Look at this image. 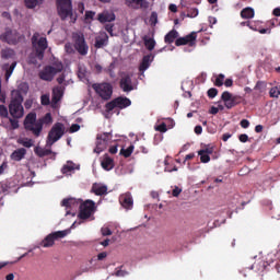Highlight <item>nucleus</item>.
I'll use <instances>...</instances> for the list:
<instances>
[{
  "label": "nucleus",
  "mask_w": 280,
  "mask_h": 280,
  "mask_svg": "<svg viewBox=\"0 0 280 280\" xmlns=\"http://www.w3.org/2000/svg\"><path fill=\"white\" fill-rule=\"evenodd\" d=\"M128 272L125 270H117L116 273H114V276L119 277V278H124L127 277Z\"/></svg>",
  "instance_id": "49"
},
{
  "label": "nucleus",
  "mask_w": 280,
  "mask_h": 280,
  "mask_svg": "<svg viewBox=\"0 0 280 280\" xmlns=\"http://www.w3.org/2000/svg\"><path fill=\"white\" fill-rule=\"evenodd\" d=\"M155 131L165 133L168 131V128H166L165 122L159 124V126H155Z\"/></svg>",
  "instance_id": "42"
},
{
  "label": "nucleus",
  "mask_w": 280,
  "mask_h": 280,
  "mask_svg": "<svg viewBox=\"0 0 280 280\" xmlns=\"http://www.w3.org/2000/svg\"><path fill=\"white\" fill-rule=\"evenodd\" d=\"M254 32H258V34H270V28H259V30H252Z\"/></svg>",
  "instance_id": "50"
},
{
  "label": "nucleus",
  "mask_w": 280,
  "mask_h": 280,
  "mask_svg": "<svg viewBox=\"0 0 280 280\" xmlns=\"http://www.w3.org/2000/svg\"><path fill=\"white\" fill-rule=\"evenodd\" d=\"M180 37H177V31H168L167 34H165V44H172L173 40H177Z\"/></svg>",
  "instance_id": "27"
},
{
  "label": "nucleus",
  "mask_w": 280,
  "mask_h": 280,
  "mask_svg": "<svg viewBox=\"0 0 280 280\" xmlns=\"http://www.w3.org/2000/svg\"><path fill=\"white\" fill-rule=\"evenodd\" d=\"M16 65V62H12V65L9 66V69H5V80H8V78H11V72L14 71V67Z\"/></svg>",
  "instance_id": "41"
},
{
  "label": "nucleus",
  "mask_w": 280,
  "mask_h": 280,
  "mask_svg": "<svg viewBox=\"0 0 280 280\" xmlns=\"http://www.w3.org/2000/svg\"><path fill=\"white\" fill-rule=\"evenodd\" d=\"M93 19H94V12L85 11V20H93Z\"/></svg>",
  "instance_id": "54"
},
{
  "label": "nucleus",
  "mask_w": 280,
  "mask_h": 280,
  "mask_svg": "<svg viewBox=\"0 0 280 280\" xmlns=\"http://www.w3.org/2000/svg\"><path fill=\"white\" fill-rule=\"evenodd\" d=\"M220 100L223 101V106L226 107V109H232V107L242 104V96L232 95V93L229 92H223Z\"/></svg>",
  "instance_id": "11"
},
{
  "label": "nucleus",
  "mask_w": 280,
  "mask_h": 280,
  "mask_svg": "<svg viewBox=\"0 0 280 280\" xmlns=\"http://www.w3.org/2000/svg\"><path fill=\"white\" fill-rule=\"evenodd\" d=\"M120 91L124 93H130L136 90V85L132 84V75L130 73H120L119 81Z\"/></svg>",
  "instance_id": "12"
},
{
  "label": "nucleus",
  "mask_w": 280,
  "mask_h": 280,
  "mask_svg": "<svg viewBox=\"0 0 280 280\" xmlns=\"http://www.w3.org/2000/svg\"><path fill=\"white\" fill-rule=\"evenodd\" d=\"M220 109H222V106H220V107H210V115L218 114Z\"/></svg>",
  "instance_id": "55"
},
{
  "label": "nucleus",
  "mask_w": 280,
  "mask_h": 280,
  "mask_svg": "<svg viewBox=\"0 0 280 280\" xmlns=\"http://www.w3.org/2000/svg\"><path fill=\"white\" fill-rule=\"evenodd\" d=\"M49 104H52V97H49L47 95H40V105L47 106Z\"/></svg>",
  "instance_id": "36"
},
{
  "label": "nucleus",
  "mask_w": 280,
  "mask_h": 280,
  "mask_svg": "<svg viewBox=\"0 0 280 280\" xmlns=\"http://www.w3.org/2000/svg\"><path fill=\"white\" fill-rule=\"evenodd\" d=\"M104 258H107V253L105 252L98 253V261L104 260Z\"/></svg>",
  "instance_id": "62"
},
{
  "label": "nucleus",
  "mask_w": 280,
  "mask_h": 280,
  "mask_svg": "<svg viewBox=\"0 0 280 280\" xmlns=\"http://www.w3.org/2000/svg\"><path fill=\"white\" fill-rule=\"evenodd\" d=\"M269 97L277 98L280 97V85L271 88L268 92Z\"/></svg>",
  "instance_id": "31"
},
{
  "label": "nucleus",
  "mask_w": 280,
  "mask_h": 280,
  "mask_svg": "<svg viewBox=\"0 0 280 280\" xmlns=\"http://www.w3.org/2000/svg\"><path fill=\"white\" fill-rule=\"evenodd\" d=\"M19 144L26 149H30L31 147H34V140L27 138L19 139Z\"/></svg>",
  "instance_id": "30"
},
{
  "label": "nucleus",
  "mask_w": 280,
  "mask_h": 280,
  "mask_svg": "<svg viewBox=\"0 0 280 280\" xmlns=\"http://www.w3.org/2000/svg\"><path fill=\"white\" fill-rule=\"evenodd\" d=\"M225 82V77L220 74V75H217V80L213 81V86H217V88H220L222 86V83Z\"/></svg>",
  "instance_id": "37"
},
{
  "label": "nucleus",
  "mask_w": 280,
  "mask_h": 280,
  "mask_svg": "<svg viewBox=\"0 0 280 280\" xmlns=\"http://www.w3.org/2000/svg\"><path fill=\"white\" fill-rule=\"evenodd\" d=\"M62 72V62L54 61V66L44 67L39 73H37V78H40L43 81L50 82L52 81V77Z\"/></svg>",
  "instance_id": "3"
},
{
  "label": "nucleus",
  "mask_w": 280,
  "mask_h": 280,
  "mask_svg": "<svg viewBox=\"0 0 280 280\" xmlns=\"http://www.w3.org/2000/svg\"><path fill=\"white\" fill-rule=\"evenodd\" d=\"M132 154V145L127 147V149H120V156H124V159L130 158Z\"/></svg>",
  "instance_id": "34"
},
{
  "label": "nucleus",
  "mask_w": 280,
  "mask_h": 280,
  "mask_svg": "<svg viewBox=\"0 0 280 280\" xmlns=\"http://www.w3.org/2000/svg\"><path fill=\"white\" fill-rule=\"evenodd\" d=\"M75 132H79V124H72V126H69V133Z\"/></svg>",
  "instance_id": "45"
},
{
  "label": "nucleus",
  "mask_w": 280,
  "mask_h": 280,
  "mask_svg": "<svg viewBox=\"0 0 280 280\" xmlns=\"http://www.w3.org/2000/svg\"><path fill=\"white\" fill-rule=\"evenodd\" d=\"M98 23H110V22H114L115 20V15H114V12H110V11H103L102 13H98Z\"/></svg>",
  "instance_id": "19"
},
{
  "label": "nucleus",
  "mask_w": 280,
  "mask_h": 280,
  "mask_svg": "<svg viewBox=\"0 0 280 280\" xmlns=\"http://www.w3.org/2000/svg\"><path fill=\"white\" fill-rule=\"evenodd\" d=\"M42 1L44 0H24V8L34 9L37 5H40Z\"/></svg>",
  "instance_id": "28"
},
{
  "label": "nucleus",
  "mask_w": 280,
  "mask_h": 280,
  "mask_svg": "<svg viewBox=\"0 0 280 280\" xmlns=\"http://www.w3.org/2000/svg\"><path fill=\"white\" fill-rule=\"evenodd\" d=\"M66 235H69V231H67V230L57 231V232L47 234V236L44 237L43 241H40L39 246H40V248H50V247H52V243H55L57 240L65 238Z\"/></svg>",
  "instance_id": "7"
},
{
  "label": "nucleus",
  "mask_w": 280,
  "mask_h": 280,
  "mask_svg": "<svg viewBox=\"0 0 280 280\" xmlns=\"http://www.w3.org/2000/svg\"><path fill=\"white\" fill-rule=\"evenodd\" d=\"M152 63V55L143 56V60L140 61V73L145 72Z\"/></svg>",
  "instance_id": "25"
},
{
  "label": "nucleus",
  "mask_w": 280,
  "mask_h": 280,
  "mask_svg": "<svg viewBox=\"0 0 280 280\" xmlns=\"http://www.w3.org/2000/svg\"><path fill=\"white\" fill-rule=\"evenodd\" d=\"M66 81V74H60V77H57V84H62V82Z\"/></svg>",
  "instance_id": "58"
},
{
  "label": "nucleus",
  "mask_w": 280,
  "mask_h": 280,
  "mask_svg": "<svg viewBox=\"0 0 280 280\" xmlns=\"http://www.w3.org/2000/svg\"><path fill=\"white\" fill-rule=\"evenodd\" d=\"M215 94H218V91H215L214 88H210V90H207V97L210 100H213L215 97Z\"/></svg>",
  "instance_id": "44"
},
{
  "label": "nucleus",
  "mask_w": 280,
  "mask_h": 280,
  "mask_svg": "<svg viewBox=\"0 0 280 280\" xmlns=\"http://www.w3.org/2000/svg\"><path fill=\"white\" fill-rule=\"evenodd\" d=\"M24 98L21 96V93L18 91H12V101L9 103V107H5V110L12 113V118H9L10 129H18V119L24 117V107L21 106Z\"/></svg>",
  "instance_id": "2"
},
{
  "label": "nucleus",
  "mask_w": 280,
  "mask_h": 280,
  "mask_svg": "<svg viewBox=\"0 0 280 280\" xmlns=\"http://www.w3.org/2000/svg\"><path fill=\"white\" fill-rule=\"evenodd\" d=\"M65 132L66 128L62 127V124H54V127L50 128V132L47 133V144H52L56 143V141H59Z\"/></svg>",
  "instance_id": "8"
},
{
  "label": "nucleus",
  "mask_w": 280,
  "mask_h": 280,
  "mask_svg": "<svg viewBox=\"0 0 280 280\" xmlns=\"http://www.w3.org/2000/svg\"><path fill=\"white\" fill-rule=\"evenodd\" d=\"M108 142H110V132L98 133L95 141V153H101L107 149Z\"/></svg>",
  "instance_id": "14"
},
{
  "label": "nucleus",
  "mask_w": 280,
  "mask_h": 280,
  "mask_svg": "<svg viewBox=\"0 0 280 280\" xmlns=\"http://www.w3.org/2000/svg\"><path fill=\"white\" fill-rule=\"evenodd\" d=\"M102 170H105V172H110V170H114V159H110V156L105 154V158L102 159Z\"/></svg>",
  "instance_id": "22"
},
{
  "label": "nucleus",
  "mask_w": 280,
  "mask_h": 280,
  "mask_svg": "<svg viewBox=\"0 0 280 280\" xmlns=\"http://www.w3.org/2000/svg\"><path fill=\"white\" fill-rule=\"evenodd\" d=\"M203 132V128L200 126H194V135H200Z\"/></svg>",
  "instance_id": "51"
},
{
  "label": "nucleus",
  "mask_w": 280,
  "mask_h": 280,
  "mask_svg": "<svg viewBox=\"0 0 280 280\" xmlns=\"http://www.w3.org/2000/svg\"><path fill=\"white\" fill-rule=\"evenodd\" d=\"M213 154V149L207 148V149H200V151H197V155H210Z\"/></svg>",
  "instance_id": "40"
},
{
  "label": "nucleus",
  "mask_w": 280,
  "mask_h": 280,
  "mask_svg": "<svg viewBox=\"0 0 280 280\" xmlns=\"http://www.w3.org/2000/svg\"><path fill=\"white\" fill-rule=\"evenodd\" d=\"M105 35L114 37V24H106L105 25Z\"/></svg>",
  "instance_id": "38"
},
{
  "label": "nucleus",
  "mask_w": 280,
  "mask_h": 280,
  "mask_svg": "<svg viewBox=\"0 0 280 280\" xmlns=\"http://www.w3.org/2000/svg\"><path fill=\"white\" fill-rule=\"evenodd\" d=\"M92 90H95V93L98 94V97H102V100H110V83L92 84Z\"/></svg>",
  "instance_id": "13"
},
{
  "label": "nucleus",
  "mask_w": 280,
  "mask_h": 280,
  "mask_svg": "<svg viewBox=\"0 0 280 280\" xmlns=\"http://www.w3.org/2000/svg\"><path fill=\"white\" fill-rule=\"evenodd\" d=\"M238 142H242V143L248 142V135H245V133L238 135Z\"/></svg>",
  "instance_id": "47"
},
{
  "label": "nucleus",
  "mask_w": 280,
  "mask_h": 280,
  "mask_svg": "<svg viewBox=\"0 0 280 280\" xmlns=\"http://www.w3.org/2000/svg\"><path fill=\"white\" fill-rule=\"evenodd\" d=\"M197 156H200V163H210V154H197Z\"/></svg>",
  "instance_id": "43"
},
{
  "label": "nucleus",
  "mask_w": 280,
  "mask_h": 280,
  "mask_svg": "<svg viewBox=\"0 0 280 280\" xmlns=\"http://www.w3.org/2000/svg\"><path fill=\"white\" fill-rule=\"evenodd\" d=\"M72 171H73L72 165H63V168H61V173L63 174H69Z\"/></svg>",
  "instance_id": "46"
},
{
  "label": "nucleus",
  "mask_w": 280,
  "mask_h": 280,
  "mask_svg": "<svg viewBox=\"0 0 280 280\" xmlns=\"http://www.w3.org/2000/svg\"><path fill=\"white\" fill-rule=\"evenodd\" d=\"M168 12H172V13L177 12V7L174 4H168Z\"/></svg>",
  "instance_id": "61"
},
{
  "label": "nucleus",
  "mask_w": 280,
  "mask_h": 280,
  "mask_svg": "<svg viewBox=\"0 0 280 280\" xmlns=\"http://www.w3.org/2000/svg\"><path fill=\"white\" fill-rule=\"evenodd\" d=\"M197 40V33L190 32V34L185 37L172 40V44H175V47L180 46H194V43Z\"/></svg>",
  "instance_id": "15"
},
{
  "label": "nucleus",
  "mask_w": 280,
  "mask_h": 280,
  "mask_svg": "<svg viewBox=\"0 0 280 280\" xmlns=\"http://www.w3.org/2000/svg\"><path fill=\"white\" fill-rule=\"evenodd\" d=\"M0 40L9 45L18 44V33L11 30H7L5 33L0 35Z\"/></svg>",
  "instance_id": "17"
},
{
  "label": "nucleus",
  "mask_w": 280,
  "mask_h": 280,
  "mask_svg": "<svg viewBox=\"0 0 280 280\" xmlns=\"http://www.w3.org/2000/svg\"><path fill=\"white\" fill-rule=\"evenodd\" d=\"M238 16H241L242 20H252L255 18V9H252V8L242 9V11L238 12Z\"/></svg>",
  "instance_id": "23"
},
{
  "label": "nucleus",
  "mask_w": 280,
  "mask_h": 280,
  "mask_svg": "<svg viewBox=\"0 0 280 280\" xmlns=\"http://www.w3.org/2000/svg\"><path fill=\"white\" fill-rule=\"evenodd\" d=\"M78 203L79 202H77L75 199H73V198L63 199V201H61V206H63L66 208H72Z\"/></svg>",
  "instance_id": "32"
},
{
  "label": "nucleus",
  "mask_w": 280,
  "mask_h": 280,
  "mask_svg": "<svg viewBox=\"0 0 280 280\" xmlns=\"http://www.w3.org/2000/svg\"><path fill=\"white\" fill-rule=\"evenodd\" d=\"M264 88V82L258 81V83H255V91H260V89Z\"/></svg>",
  "instance_id": "60"
},
{
  "label": "nucleus",
  "mask_w": 280,
  "mask_h": 280,
  "mask_svg": "<svg viewBox=\"0 0 280 280\" xmlns=\"http://www.w3.org/2000/svg\"><path fill=\"white\" fill-rule=\"evenodd\" d=\"M34 154L37 155V158H44L49 155V150L40 149V148H34Z\"/></svg>",
  "instance_id": "33"
},
{
  "label": "nucleus",
  "mask_w": 280,
  "mask_h": 280,
  "mask_svg": "<svg viewBox=\"0 0 280 280\" xmlns=\"http://www.w3.org/2000/svg\"><path fill=\"white\" fill-rule=\"evenodd\" d=\"M8 168V163L2 162V165H0V175L5 173V170Z\"/></svg>",
  "instance_id": "56"
},
{
  "label": "nucleus",
  "mask_w": 280,
  "mask_h": 280,
  "mask_svg": "<svg viewBox=\"0 0 280 280\" xmlns=\"http://www.w3.org/2000/svg\"><path fill=\"white\" fill-rule=\"evenodd\" d=\"M94 212V201L85 200L82 203H79V220H89L91 213Z\"/></svg>",
  "instance_id": "10"
},
{
  "label": "nucleus",
  "mask_w": 280,
  "mask_h": 280,
  "mask_svg": "<svg viewBox=\"0 0 280 280\" xmlns=\"http://www.w3.org/2000/svg\"><path fill=\"white\" fill-rule=\"evenodd\" d=\"M12 52L13 51H11L10 49L2 51V58H5V59L10 58Z\"/></svg>",
  "instance_id": "57"
},
{
  "label": "nucleus",
  "mask_w": 280,
  "mask_h": 280,
  "mask_svg": "<svg viewBox=\"0 0 280 280\" xmlns=\"http://www.w3.org/2000/svg\"><path fill=\"white\" fill-rule=\"evenodd\" d=\"M57 14L60 15V20H72L75 23V16L72 15V0H57Z\"/></svg>",
  "instance_id": "4"
},
{
  "label": "nucleus",
  "mask_w": 280,
  "mask_h": 280,
  "mask_svg": "<svg viewBox=\"0 0 280 280\" xmlns=\"http://www.w3.org/2000/svg\"><path fill=\"white\" fill-rule=\"evenodd\" d=\"M238 126H241L242 129H248L249 122L248 120L242 119L241 121H238Z\"/></svg>",
  "instance_id": "48"
},
{
  "label": "nucleus",
  "mask_w": 280,
  "mask_h": 280,
  "mask_svg": "<svg viewBox=\"0 0 280 280\" xmlns=\"http://www.w3.org/2000/svg\"><path fill=\"white\" fill-rule=\"evenodd\" d=\"M124 5L132 10H147L149 9V1L145 0H124Z\"/></svg>",
  "instance_id": "16"
},
{
  "label": "nucleus",
  "mask_w": 280,
  "mask_h": 280,
  "mask_svg": "<svg viewBox=\"0 0 280 280\" xmlns=\"http://www.w3.org/2000/svg\"><path fill=\"white\" fill-rule=\"evenodd\" d=\"M223 86L232 88V79H226V81L223 82Z\"/></svg>",
  "instance_id": "63"
},
{
  "label": "nucleus",
  "mask_w": 280,
  "mask_h": 280,
  "mask_svg": "<svg viewBox=\"0 0 280 280\" xmlns=\"http://www.w3.org/2000/svg\"><path fill=\"white\" fill-rule=\"evenodd\" d=\"M272 15L277 16V18H280V8L273 9Z\"/></svg>",
  "instance_id": "64"
},
{
  "label": "nucleus",
  "mask_w": 280,
  "mask_h": 280,
  "mask_svg": "<svg viewBox=\"0 0 280 280\" xmlns=\"http://www.w3.org/2000/svg\"><path fill=\"white\" fill-rule=\"evenodd\" d=\"M102 236H110V229L102 228Z\"/></svg>",
  "instance_id": "53"
},
{
  "label": "nucleus",
  "mask_w": 280,
  "mask_h": 280,
  "mask_svg": "<svg viewBox=\"0 0 280 280\" xmlns=\"http://www.w3.org/2000/svg\"><path fill=\"white\" fill-rule=\"evenodd\" d=\"M107 153L117 154V145H114L107 149Z\"/></svg>",
  "instance_id": "59"
},
{
  "label": "nucleus",
  "mask_w": 280,
  "mask_h": 280,
  "mask_svg": "<svg viewBox=\"0 0 280 280\" xmlns=\"http://www.w3.org/2000/svg\"><path fill=\"white\" fill-rule=\"evenodd\" d=\"M8 116H11V112L5 109V105H0V117L8 118Z\"/></svg>",
  "instance_id": "39"
},
{
  "label": "nucleus",
  "mask_w": 280,
  "mask_h": 280,
  "mask_svg": "<svg viewBox=\"0 0 280 280\" xmlns=\"http://www.w3.org/2000/svg\"><path fill=\"white\" fill-rule=\"evenodd\" d=\"M180 195V188L175 187V189H172V197L177 198V196Z\"/></svg>",
  "instance_id": "52"
},
{
  "label": "nucleus",
  "mask_w": 280,
  "mask_h": 280,
  "mask_svg": "<svg viewBox=\"0 0 280 280\" xmlns=\"http://www.w3.org/2000/svg\"><path fill=\"white\" fill-rule=\"evenodd\" d=\"M143 46L147 47V50L152 51L155 49V40L152 38L143 39Z\"/></svg>",
  "instance_id": "29"
},
{
  "label": "nucleus",
  "mask_w": 280,
  "mask_h": 280,
  "mask_svg": "<svg viewBox=\"0 0 280 280\" xmlns=\"http://www.w3.org/2000/svg\"><path fill=\"white\" fill-rule=\"evenodd\" d=\"M156 23H159V14L152 12L151 14H149V24L154 26Z\"/></svg>",
  "instance_id": "35"
},
{
  "label": "nucleus",
  "mask_w": 280,
  "mask_h": 280,
  "mask_svg": "<svg viewBox=\"0 0 280 280\" xmlns=\"http://www.w3.org/2000/svg\"><path fill=\"white\" fill-rule=\"evenodd\" d=\"M119 201L120 207H124V209L130 210V208H132V197L130 196V192H124V195H120Z\"/></svg>",
  "instance_id": "18"
},
{
  "label": "nucleus",
  "mask_w": 280,
  "mask_h": 280,
  "mask_svg": "<svg viewBox=\"0 0 280 280\" xmlns=\"http://www.w3.org/2000/svg\"><path fill=\"white\" fill-rule=\"evenodd\" d=\"M27 154V150L25 149H16L12 152V155H10V159L14 162H21V160H24V155Z\"/></svg>",
  "instance_id": "21"
},
{
  "label": "nucleus",
  "mask_w": 280,
  "mask_h": 280,
  "mask_svg": "<svg viewBox=\"0 0 280 280\" xmlns=\"http://www.w3.org/2000/svg\"><path fill=\"white\" fill-rule=\"evenodd\" d=\"M104 46H107V34L100 33L98 36L95 37V48L101 49Z\"/></svg>",
  "instance_id": "20"
},
{
  "label": "nucleus",
  "mask_w": 280,
  "mask_h": 280,
  "mask_svg": "<svg viewBox=\"0 0 280 280\" xmlns=\"http://www.w3.org/2000/svg\"><path fill=\"white\" fill-rule=\"evenodd\" d=\"M50 98H54V105L59 103V100H62V88H54V93H51V96H47Z\"/></svg>",
  "instance_id": "26"
},
{
  "label": "nucleus",
  "mask_w": 280,
  "mask_h": 280,
  "mask_svg": "<svg viewBox=\"0 0 280 280\" xmlns=\"http://www.w3.org/2000/svg\"><path fill=\"white\" fill-rule=\"evenodd\" d=\"M130 107V98L127 97H117L114 100H110V102H107L105 104V110L107 113L113 112L115 108L124 109Z\"/></svg>",
  "instance_id": "9"
},
{
  "label": "nucleus",
  "mask_w": 280,
  "mask_h": 280,
  "mask_svg": "<svg viewBox=\"0 0 280 280\" xmlns=\"http://www.w3.org/2000/svg\"><path fill=\"white\" fill-rule=\"evenodd\" d=\"M92 194H95V196L107 195V186L98 184L92 185Z\"/></svg>",
  "instance_id": "24"
},
{
  "label": "nucleus",
  "mask_w": 280,
  "mask_h": 280,
  "mask_svg": "<svg viewBox=\"0 0 280 280\" xmlns=\"http://www.w3.org/2000/svg\"><path fill=\"white\" fill-rule=\"evenodd\" d=\"M79 52V56L89 55V44L85 43V35L82 33H72V46H69Z\"/></svg>",
  "instance_id": "6"
},
{
  "label": "nucleus",
  "mask_w": 280,
  "mask_h": 280,
  "mask_svg": "<svg viewBox=\"0 0 280 280\" xmlns=\"http://www.w3.org/2000/svg\"><path fill=\"white\" fill-rule=\"evenodd\" d=\"M24 117V130L30 131L34 138L40 137L44 126L52 124V117L47 113L43 118L37 119V114L30 113Z\"/></svg>",
  "instance_id": "1"
},
{
  "label": "nucleus",
  "mask_w": 280,
  "mask_h": 280,
  "mask_svg": "<svg viewBox=\"0 0 280 280\" xmlns=\"http://www.w3.org/2000/svg\"><path fill=\"white\" fill-rule=\"evenodd\" d=\"M31 46L34 47V54H36L37 59H44V51L47 50V38L40 37V34L34 33L31 36Z\"/></svg>",
  "instance_id": "5"
}]
</instances>
